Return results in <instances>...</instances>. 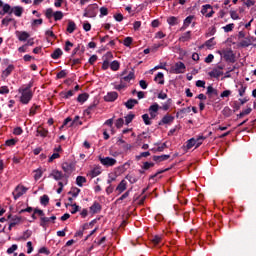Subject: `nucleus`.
I'll use <instances>...</instances> for the list:
<instances>
[{"mask_svg":"<svg viewBox=\"0 0 256 256\" xmlns=\"http://www.w3.org/2000/svg\"><path fill=\"white\" fill-rule=\"evenodd\" d=\"M20 95L19 100L22 105H29L30 101L33 99V91H31V84L27 86H21L18 89Z\"/></svg>","mask_w":256,"mask_h":256,"instance_id":"f257e3e1","label":"nucleus"},{"mask_svg":"<svg viewBox=\"0 0 256 256\" xmlns=\"http://www.w3.org/2000/svg\"><path fill=\"white\" fill-rule=\"evenodd\" d=\"M48 177H50L51 179H54V181H59V182H64L65 179H67V181H69V176H67L66 174H64L63 172H61L58 169H53L50 174L48 175Z\"/></svg>","mask_w":256,"mask_h":256,"instance_id":"f03ea898","label":"nucleus"},{"mask_svg":"<svg viewBox=\"0 0 256 256\" xmlns=\"http://www.w3.org/2000/svg\"><path fill=\"white\" fill-rule=\"evenodd\" d=\"M97 9H99V6L97 4H91L84 10V17H97Z\"/></svg>","mask_w":256,"mask_h":256,"instance_id":"7ed1b4c3","label":"nucleus"},{"mask_svg":"<svg viewBox=\"0 0 256 256\" xmlns=\"http://www.w3.org/2000/svg\"><path fill=\"white\" fill-rule=\"evenodd\" d=\"M99 161H100L101 165H103L104 167H113V166L117 165V160L112 157H101L100 156Z\"/></svg>","mask_w":256,"mask_h":256,"instance_id":"20e7f679","label":"nucleus"},{"mask_svg":"<svg viewBox=\"0 0 256 256\" xmlns=\"http://www.w3.org/2000/svg\"><path fill=\"white\" fill-rule=\"evenodd\" d=\"M28 190L29 189L27 187H25L23 185H18L15 188V191L13 192L15 201H17V199H19V197H23V195H25Z\"/></svg>","mask_w":256,"mask_h":256,"instance_id":"39448f33","label":"nucleus"},{"mask_svg":"<svg viewBox=\"0 0 256 256\" xmlns=\"http://www.w3.org/2000/svg\"><path fill=\"white\" fill-rule=\"evenodd\" d=\"M186 67L183 62H177L174 66L171 67V73H175L179 75L181 73H185Z\"/></svg>","mask_w":256,"mask_h":256,"instance_id":"423d86ee","label":"nucleus"},{"mask_svg":"<svg viewBox=\"0 0 256 256\" xmlns=\"http://www.w3.org/2000/svg\"><path fill=\"white\" fill-rule=\"evenodd\" d=\"M62 171H64V175H67L69 177L73 171H75V164L64 162L62 163Z\"/></svg>","mask_w":256,"mask_h":256,"instance_id":"0eeeda50","label":"nucleus"},{"mask_svg":"<svg viewBox=\"0 0 256 256\" xmlns=\"http://www.w3.org/2000/svg\"><path fill=\"white\" fill-rule=\"evenodd\" d=\"M111 59H113V53L107 52L104 56V61L102 64V69L104 71H107V69H109V67H111V64L109 63V61H111Z\"/></svg>","mask_w":256,"mask_h":256,"instance_id":"6e6552de","label":"nucleus"},{"mask_svg":"<svg viewBox=\"0 0 256 256\" xmlns=\"http://www.w3.org/2000/svg\"><path fill=\"white\" fill-rule=\"evenodd\" d=\"M135 79V73L129 72L127 76H125V72L122 73V77L120 78V83H123L127 86V83H131Z\"/></svg>","mask_w":256,"mask_h":256,"instance_id":"1a4fd4ad","label":"nucleus"},{"mask_svg":"<svg viewBox=\"0 0 256 256\" xmlns=\"http://www.w3.org/2000/svg\"><path fill=\"white\" fill-rule=\"evenodd\" d=\"M173 121H175V116L166 114L165 116H163V118L159 122V125H171V123H173Z\"/></svg>","mask_w":256,"mask_h":256,"instance_id":"9d476101","label":"nucleus"},{"mask_svg":"<svg viewBox=\"0 0 256 256\" xmlns=\"http://www.w3.org/2000/svg\"><path fill=\"white\" fill-rule=\"evenodd\" d=\"M157 111H159V104L154 103L149 107V113L152 119L157 117Z\"/></svg>","mask_w":256,"mask_h":256,"instance_id":"9b49d317","label":"nucleus"},{"mask_svg":"<svg viewBox=\"0 0 256 256\" xmlns=\"http://www.w3.org/2000/svg\"><path fill=\"white\" fill-rule=\"evenodd\" d=\"M127 190V180H122L118 186L116 187V191L118 193V195H121V193H123V191Z\"/></svg>","mask_w":256,"mask_h":256,"instance_id":"f8f14e48","label":"nucleus"},{"mask_svg":"<svg viewBox=\"0 0 256 256\" xmlns=\"http://www.w3.org/2000/svg\"><path fill=\"white\" fill-rule=\"evenodd\" d=\"M193 19H195V16L193 15L186 17L184 20L183 26L180 28V31H185V29H187V27H189V25L193 23Z\"/></svg>","mask_w":256,"mask_h":256,"instance_id":"ddd939ff","label":"nucleus"},{"mask_svg":"<svg viewBox=\"0 0 256 256\" xmlns=\"http://www.w3.org/2000/svg\"><path fill=\"white\" fill-rule=\"evenodd\" d=\"M102 169L101 166H95L89 173V176L94 179V177H99V175H101L102 173Z\"/></svg>","mask_w":256,"mask_h":256,"instance_id":"4468645a","label":"nucleus"},{"mask_svg":"<svg viewBox=\"0 0 256 256\" xmlns=\"http://www.w3.org/2000/svg\"><path fill=\"white\" fill-rule=\"evenodd\" d=\"M117 97H119L117 92H109L106 96H104V101L113 102L116 101Z\"/></svg>","mask_w":256,"mask_h":256,"instance_id":"2eb2a0df","label":"nucleus"},{"mask_svg":"<svg viewBox=\"0 0 256 256\" xmlns=\"http://www.w3.org/2000/svg\"><path fill=\"white\" fill-rule=\"evenodd\" d=\"M223 68H216L209 72V76L213 77L214 79H217L223 75V71L221 70Z\"/></svg>","mask_w":256,"mask_h":256,"instance_id":"dca6fc26","label":"nucleus"},{"mask_svg":"<svg viewBox=\"0 0 256 256\" xmlns=\"http://www.w3.org/2000/svg\"><path fill=\"white\" fill-rule=\"evenodd\" d=\"M22 221L21 216H13L10 220V225H9V229H13V227H15V225H19Z\"/></svg>","mask_w":256,"mask_h":256,"instance_id":"f3484780","label":"nucleus"},{"mask_svg":"<svg viewBox=\"0 0 256 256\" xmlns=\"http://www.w3.org/2000/svg\"><path fill=\"white\" fill-rule=\"evenodd\" d=\"M47 135H49V130L43 128V127H38V129L36 130V137H47Z\"/></svg>","mask_w":256,"mask_h":256,"instance_id":"a211bd4d","label":"nucleus"},{"mask_svg":"<svg viewBox=\"0 0 256 256\" xmlns=\"http://www.w3.org/2000/svg\"><path fill=\"white\" fill-rule=\"evenodd\" d=\"M16 37H18V39L20 41H27V39H29L30 35L28 32H25V31H17Z\"/></svg>","mask_w":256,"mask_h":256,"instance_id":"6ab92c4d","label":"nucleus"},{"mask_svg":"<svg viewBox=\"0 0 256 256\" xmlns=\"http://www.w3.org/2000/svg\"><path fill=\"white\" fill-rule=\"evenodd\" d=\"M11 13H14V15H16V17H21L23 15V7L15 6L11 9L10 15H11Z\"/></svg>","mask_w":256,"mask_h":256,"instance_id":"aec40b11","label":"nucleus"},{"mask_svg":"<svg viewBox=\"0 0 256 256\" xmlns=\"http://www.w3.org/2000/svg\"><path fill=\"white\" fill-rule=\"evenodd\" d=\"M179 41L182 43H187V41H191V31L184 32L180 38Z\"/></svg>","mask_w":256,"mask_h":256,"instance_id":"412c9836","label":"nucleus"},{"mask_svg":"<svg viewBox=\"0 0 256 256\" xmlns=\"http://www.w3.org/2000/svg\"><path fill=\"white\" fill-rule=\"evenodd\" d=\"M15 71V65L9 64L8 67L2 72L3 77H9Z\"/></svg>","mask_w":256,"mask_h":256,"instance_id":"4be33fe9","label":"nucleus"},{"mask_svg":"<svg viewBox=\"0 0 256 256\" xmlns=\"http://www.w3.org/2000/svg\"><path fill=\"white\" fill-rule=\"evenodd\" d=\"M154 81L156 83H158L159 85H164L165 84V78H164V75L162 72H159L155 78H154Z\"/></svg>","mask_w":256,"mask_h":256,"instance_id":"5701e85b","label":"nucleus"},{"mask_svg":"<svg viewBox=\"0 0 256 256\" xmlns=\"http://www.w3.org/2000/svg\"><path fill=\"white\" fill-rule=\"evenodd\" d=\"M206 94L208 95V97H213V95L215 97H217V95H219V93L217 92V89L213 88V86H208L207 87V92Z\"/></svg>","mask_w":256,"mask_h":256,"instance_id":"b1692460","label":"nucleus"},{"mask_svg":"<svg viewBox=\"0 0 256 256\" xmlns=\"http://www.w3.org/2000/svg\"><path fill=\"white\" fill-rule=\"evenodd\" d=\"M171 156L164 154L161 156H153V161H156V163H161L162 161H167Z\"/></svg>","mask_w":256,"mask_h":256,"instance_id":"393cba45","label":"nucleus"},{"mask_svg":"<svg viewBox=\"0 0 256 256\" xmlns=\"http://www.w3.org/2000/svg\"><path fill=\"white\" fill-rule=\"evenodd\" d=\"M101 211V204L99 202H94L93 205L90 207V212L95 214Z\"/></svg>","mask_w":256,"mask_h":256,"instance_id":"a878e982","label":"nucleus"},{"mask_svg":"<svg viewBox=\"0 0 256 256\" xmlns=\"http://www.w3.org/2000/svg\"><path fill=\"white\" fill-rule=\"evenodd\" d=\"M17 249H19V246L17 244H13L10 248L7 249L6 253L7 255L17 256V253H15Z\"/></svg>","mask_w":256,"mask_h":256,"instance_id":"bb28decb","label":"nucleus"},{"mask_svg":"<svg viewBox=\"0 0 256 256\" xmlns=\"http://www.w3.org/2000/svg\"><path fill=\"white\" fill-rule=\"evenodd\" d=\"M139 103V101L135 100V99H129L126 103H125V107L127 109H133V107L135 105H137Z\"/></svg>","mask_w":256,"mask_h":256,"instance_id":"cd10ccee","label":"nucleus"},{"mask_svg":"<svg viewBox=\"0 0 256 256\" xmlns=\"http://www.w3.org/2000/svg\"><path fill=\"white\" fill-rule=\"evenodd\" d=\"M161 47H167V43H165V41L155 43L151 46V51H157V49H159Z\"/></svg>","mask_w":256,"mask_h":256,"instance_id":"c85d7f7f","label":"nucleus"},{"mask_svg":"<svg viewBox=\"0 0 256 256\" xmlns=\"http://www.w3.org/2000/svg\"><path fill=\"white\" fill-rule=\"evenodd\" d=\"M217 45V42H215V37L213 38H210L209 40H207L205 42V46L208 48V49H212V47H215Z\"/></svg>","mask_w":256,"mask_h":256,"instance_id":"c756f323","label":"nucleus"},{"mask_svg":"<svg viewBox=\"0 0 256 256\" xmlns=\"http://www.w3.org/2000/svg\"><path fill=\"white\" fill-rule=\"evenodd\" d=\"M60 95L63 99H69L70 97H73V95H75V90H69L68 92H61Z\"/></svg>","mask_w":256,"mask_h":256,"instance_id":"7c9ffc66","label":"nucleus"},{"mask_svg":"<svg viewBox=\"0 0 256 256\" xmlns=\"http://www.w3.org/2000/svg\"><path fill=\"white\" fill-rule=\"evenodd\" d=\"M67 183H69V180H67V178L63 181V182H58V189H57V193L61 194L63 193V188L65 187V185H67Z\"/></svg>","mask_w":256,"mask_h":256,"instance_id":"2f4dec72","label":"nucleus"},{"mask_svg":"<svg viewBox=\"0 0 256 256\" xmlns=\"http://www.w3.org/2000/svg\"><path fill=\"white\" fill-rule=\"evenodd\" d=\"M83 183H87V178H85V176H78L76 178V185H78V187H83Z\"/></svg>","mask_w":256,"mask_h":256,"instance_id":"473e14b6","label":"nucleus"},{"mask_svg":"<svg viewBox=\"0 0 256 256\" xmlns=\"http://www.w3.org/2000/svg\"><path fill=\"white\" fill-rule=\"evenodd\" d=\"M61 55H63V50H61L60 48H57L56 50H54V52L51 54L52 59H59V57H61Z\"/></svg>","mask_w":256,"mask_h":256,"instance_id":"72a5a7b5","label":"nucleus"},{"mask_svg":"<svg viewBox=\"0 0 256 256\" xmlns=\"http://www.w3.org/2000/svg\"><path fill=\"white\" fill-rule=\"evenodd\" d=\"M212 9V6L210 4H205L202 6V9H201V13L207 17V15L209 14V10Z\"/></svg>","mask_w":256,"mask_h":256,"instance_id":"f704fd0d","label":"nucleus"},{"mask_svg":"<svg viewBox=\"0 0 256 256\" xmlns=\"http://www.w3.org/2000/svg\"><path fill=\"white\" fill-rule=\"evenodd\" d=\"M88 99H89V94L83 93L78 96L77 101L78 103H85V101H87Z\"/></svg>","mask_w":256,"mask_h":256,"instance_id":"c9c22d12","label":"nucleus"},{"mask_svg":"<svg viewBox=\"0 0 256 256\" xmlns=\"http://www.w3.org/2000/svg\"><path fill=\"white\" fill-rule=\"evenodd\" d=\"M75 29H77V25L75 24V22L69 21L68 27H67L68 33H73L75 31Z\"/></svg>","mask_w":256,"mask_h":256,"instance_id":"e433bc0d","label":"nucleus"},{"mask_svg":"<svg viewBox=\"0 0 256 256\" xmlns=\"http://www.w3.org/2000/svg\"><path fill=\"white\" fill-rule=\"evenodd\" d=\"M168 25H177L179 23V19L175 16H171L167 19Z\"/></svg>","mask_w":256,"mask_h":256,"instance_id":"4c0bfd02","label":"nucleus"},{"mask_svg":"<svg viewBox=\"0 0 256 256\" xmlns=\"http://www.w3.org/2000/svg\"><path fill=\"white\" fill-rule=\"evenodd\" d=\"M43 177V170L37 169L34 171V179L35 181H39V179Z\"/></svg>","mask_w":256,"mask_h":256,"instance_id":"58836bf2","label":"nucleus"},{"mask_svg":"<svg viewBox=\"0 0 256 256\" xmlns=\"http://www.w3.org/2000/svg\"><path fill=\"white\" fill-rule=\"evenodd\" d=\"M171 103H173V100H171L170 98L162 105L163 111H169V109L171 108Z\"/></svg>","mask_w":256,"mask_h":256,"instance_id":"ea45409f","label":"nucleus"},{"mask_svg":"<svg viewBox=\"0 0 256 256\" xmlns=\"http://www.w3.org/2000/svg\"><path fill=\"white\" fill-rule=\"evenodd\" d=\"M51 221V218L48 217H41L40 218V225L41 227H47L48 223Z\"/></svg>","mask_w":256,"mask_h":256,"instance_id":"a19ab883","label":"nucleus"},{"mask_svg":"<svg viewBox=\"0 0 256 256\" xmlns=\"http://www.w3.org/2000/svg\"><path fill=\"white\" fill-rule=\"evenodd\" d=\"M95 223H97L96 219L92 220L90 223L84 224L83 225V231H87V229H92L93 225H95Z\"/></svg>","mask_w":256,"mask_h":256,"instance_id":"79ce46f5","label":"nucleus"},{"mask_svg":"<svg viewBox=\"0 0 256 256\" xmlns=\"http://www.w3.org/2000/svg\"><path fill=\"white\" fill-rule=\"evenodd\" d=\"M119 67H120V64H119V61H117V60H114L110 64V68H111L112 71H119Z\"/></svg>","mask_w":256,"mask_h":256,"instance_id":"37998d69","label":"nucleus"},{"mask_svg":"<svg viewBox=\"0 0 256 256\" xmlns=\"http://www.w3.org/2000/svg\"><path fill=\"white\" fill-rule=\"evenodd\" d=\"M193 147H196L195 138H191L186 142L187 149H193Z\"/></svg>","mask_w":256,"mask_h":256,"instance_id":"c03bdc74","label":"nucleus"},{"mask_svg":"<svg viewBox=\"0 0 256 256\" xmlns=\"http://www.w3.org/2000/svg\"><path fill=\"white\" fill-rule=\"evenodd\" d=\"M203 141H205V136H199L197 139H195L196 149L197 147H201V145H203Z\"/></svg>","mask_w":256,"mask_h":256,"instance_id":"a18cd8bd","label":"nucleus"},{"mask_svg":"<svg viewBox=\"0 0 256 256\" xmlns=\"http://www.w3.org/2000/svg\"><path fill=\"white\" fill-rule=\"evenodd\" d=\"M71 49H73V43L71 41L67 40L65 42L64 51H66V53H69V51H71Z\"/></svg>","mask_w":256,"mask_h":256,"instance_id":"49530a36","label":"nucleus"},{"mask_svg":"<svg viewBox=\"0 0 256 256\" xmlns=\"http://www.w3.org/2000/svg\"><path fill=\"white\" fill-rule=\"evenodd\" d=\"M79 193H81V189L79 188H72L69 192V195H72V197H78Z\"/></svg>","mask_w":256,"mask_h":256,"instance_id":"de8ad7c7","label":"nucleus"},{"mask_svg":"<svg viewBox=\"0 0 256 256\" xmlns=\"http://www.w3.org/2000/svg\"><path fill=\"white\" fill-rule=\"evenodd\" d=\"M54 21H61L63 19V13L61 11L54 12Z\"/></svg>","mask_w":256,"mask_h":256,"instance_id":"09e8293b","label":"nucleus"},{"mask_svg":"<svg viewBox=\"0 0 256 256\" xmlns=\"http://www.w3.org/2000/svg\"><path fill=\"white\" fill-rule=\"evenodd\" d=\"M161 241H163V237L156 235L152 238V243L154 245H159V243H161Z\"/></svg>","mask_w":256,"mask_h":256,"instance_id":"8fccbe9b","label":"nucleus"},{"mask_svg":"<svg viewBox=\"0 0 256 256\" xmlns=\"http://www.w3.org/2000/svg\"><path fill=\"white\" fill-rule=\"evenodd\" d=\"M124 124L125 120H123V118H119L115 122V126L117 127V129H121V127H123Z\"/></svg>","mask_w":256,"mask_h":256,"instance_id":"3c124183","label":"nucleus"},{"mask_svg":"<svg viewBox=\"0 0 256 256\" xmlns=\"http://www.w3.org/2000/svg\"><path fill=\"white\" fill-rule=\"evenodd\" d=\"M251 111H253L251 108L245 109L240 114H238L239 119H241L242 117H245V115H249Z\"/></svg>","mask_w":256,"mask_h":256,"instance_id":"603ef678","label":"nucleus"},{"mask_svg":"<svg viewBox=\"0 0 256 256\" xmlns=\"http://www.w3.org/2000/svg\"><path fill=\"white\" fill-rule=\"evenodd\" d=\"M55 12H53L52 8H48L45 12V16L47 17V19H51V17H54Z\"/></svg>","mask_w":256,"mask_h":256,"instance_id":"864d4df0","label":"nucleus"},{"mask_svg":"<svg viewBox=\"0 0 256 256\" xmlns=\"http://www.w3.org/2000/svg\"><path fill=\"white\" fill-rule=\"evenodd\" d=\"M142 119L145 125H151V118H149V114H143Z\"/></svg>","mask_w":256,"mask_h":256,"instance_id":"5fc2aeb1","label":"nucleus"},{"mask_svg":"<svg viewBox=\"0 0 256 256\" xmlns=\"http://www.w3.org/2000/svg\"><path fill=\"white\" fill-rule=\"evenodd\" d=\"M235 27V24H227L226 26L223 27V30L225 33H229L233 31V28Z\"/></svg>","mask_w":256,"mask_h":256,"instance_id":"6e6d98bb","label":"nucleus"},{"mask_svg":"<svg viewBox=\"0 0 256 256\" xmlns=\"http://www.w3.org/2000/svg\"><path fill=\"white\" fill-rule=\"evenodd\" d=\"M133 119H135V114H128L125 117V123L126 125H129V123H131V121H133Z\"/></svg>","mask_w":256,"mask_h":256,"instance_id":"4d7b16f0","label":"nucleus"},{"mask_svg":"<svg viewBox=\"0 0 256 256\" xmlns=\"http://www.w3.org/2000/svg\"><path fill=\"white\" fill-rule=\"evenodd\" d=\"M109 15V10L106 7H101L100 8V17H105Z\"/></svg>","mask_w":256,"mask_h":256,"instance_id":"13d9d810","label":"nucleus"},{"mask_svg":"<svg viewBox=\"0 0 256 256\" xmlns=\"http://www.w3.org/2000/svg\"><path fill=\"white\" fill-rule=\"evenodd\" d=\"M131 43H133V38H131V37H126V38L124 39V45H125V47H131Z\"/></svg>","mask_w":256,"mask_h":256,"instance_id":"bf43d9fd","label":"nucleus"},{"mask_svg":"<svg viewBox=\"0 0 256 256\" xmlns=\"http://www.w3.org/2000/svg\"><path fill=\"white\" fill-rule=\"evenodd\" d=\"M230 17L231 19H233L234 21H237V19H239V13H237V11H230Z\"/></svg>","mask_w":256,"mask_h":256,"instance_id":"052dcab7","label":"nucleus"},{"mask_svg":"<svg viewBox=\"0 0 256 256\" xmlns=\"http://www.w3.org/2000/svg\"><path fill=\"white\" fill-rule=\"evenodd\" d=\"M39 253H41L43 255H51V251H49V249H47V247L40 248Z\"/></svg>","mask_w":256,"mask_h":256,"instance_id":"680f3d73","label":"nucleus"},{"mask_svg":"<svg viewBox=\"0 0 256 256\" xmlns=\"http://www.w3.org/2000/svg\"><path fill=\"white\" fill-rule=\"evenodd\" d=\"M41 204H42V205H48V204H49V196L43 195V196L41 197Z\"/></svg>","mask_w":256,"mask_h":256,"instance_id":"e2e57ef3","label":"nucleus"},{"mask_svg":"<svg viewBox=\"0 0 256 256\" xmlns=\"http://www.w3.org/2000/svg\"><path fill=\"white\" fill-rule=\"evenodd\" d=\"M11 9H13V8H11V5H9V4H4L3 5L4 14L9 13L11 15Z\"/></svg>","mask_w":256,"mask_h":256,"instance_id":"0e129e2a","label":"nucleus"},{"mask_svg":"<svg viewBox=\"0 0 256 256\" xmlns=\"http://www.w3.org/2000/svg\"><path fill=\"white\" fill-rule=\"evenodd\" d=\"M7 93H9V87L7 86L0 87V95H7Z\"/></svg>","mask_w":256,"mask_h":256,"instance_id":"69168bd1","label":"nucleus"},{"mask_svg":"<svg viewBox=\"0 0 256 256\" xmlns=\"http://www.w3.org/2000/svg\"><path fill=\"white\" fill-rule=\"evenodd\" d=\"M23 134V129L21 127H16L13 130V135H22Z\"/></svg>","mask_w":256,"mask_h":256,"instance_id":"338daca9","label":"nucleus"},{"mask_svg":"<svg viewBox=\"0 0 256 256\" xmlns=\"http://www.w3.org/2000/svg\"><path fill=\"white\" fill-rule=\"evenodd\" d=\"M37 109H39V106L38 105H33L31 108H30V115H35V113H37Z\"/></svg>","mask_w":256,"mask_h":256,"instance_id":"774afa93","label":"nucleus"}]
</instances>
